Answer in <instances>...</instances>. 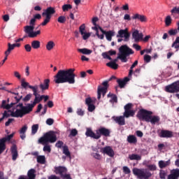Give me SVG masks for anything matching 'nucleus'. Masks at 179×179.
<instances>
[{
	"label": "nucleus",
	"instance_id": "1",
	"mask_svg": "<svg viewBox=\"0 0 179 179\" xmlns=\"http://www.w3.org/2000/svg\"><path fill=\"white\" fill-rule=\"evenodd\" d=\"M75 69H69L67 70H59L54 76L55 83L59 85L61 83H69L73 85L75 83Z\"/></svg>",
	"mask_w": 179,
	"mask_h": 179
},
{
	"label": "nucleus",
	"instance_id": "2",
	"mask_svg": "<svg viewBox=\"0 0 179 179\" xmlns=\"http://www.w3.org/2000/svg\"><path fill=\"white\" fill-rule=\"evenodd\" d=\"M153 112L146 109H140L136 115L137 118L140 121H145V122H150L152 125L160 124V117L157 115H152Z\"/></svg>",
	"mask_w": 179,
	"mask_h": 179
},
{
	"label": "nucleus",
	"instance_id": "3",
	"mask_svg": "<svg viewBox=\"0 0 179 179\" xmlns=\"http://www.w3.org/2000/svg\"><path fill=\"white\" fill-rule=\"evenodd\" d=\"M135 52L132 50L131 48L128 47L127 45H122L119 48V54L116 59H114L113 61L111 62H113L114 64H117L118 62V59H120L122 62H128V59H127V57H129L130 55H132L134 54Z\"/></svg>",
	"mask_w": 179,
	"mask_h": 179
},
{
	"label": "nucleus",
	"instance_id": "4",
	"mask_svg": "<svg viewBox=\"0 0 179 179\" xmlns=\"http://www.w3.org/2000/svg\"><path fill=\"white\" fill-rule=\"evenodd\" d=\"M55 142H57V134L52 131L45 133L38 141L41 145H48V143H55Z\"/></svg>",
	"mask_w": 179,
	"mask_h": 179
},
{
	"label": "nucleus",
	"instance_id": "5",
	"mask_svg": "<svg viewBox=\"0 0 179 179\" xmlns=\"http://www.w3.org/2000/svg\"><path fill=\"white\" fill-rule=\"evenodd\" d=\"M35 20L31 19L29 24L24 27V31L27 34H28V37L30 38H34L36 36H38L41 34V31L38 30L36 31H34V26L36 24H34Z\"/></svg>",
	"mask_w": 179,
	"mask_h": 179
},
{
	"label": "nucleus",
	"instance_id": "6",
	"mask_svg": "<svg viewBox=\"0 0 179 179\" xmlns=\"http://www.w3.org/2000/svg\"><path fill=\"white\" fill-rule=\"evenodd\" d=\"M133 174L139 179H149L152 177V173L150 171H145V169H139L138 168L133 169Z\"/></svg>",
	"mask_w": 179,
	"mask_h": 179
},
{
	"label": "nucleus",
	"instance_id": "7",
	"mask_svg": "<svg viewBox=\"0 0 179 179\" xmlns=\"http://www.w3.org/2000/svg\"><path fill=\"white\" fill-rule=\"evenodd\" d=\"M30 87L31 88L33 94L35 96V99H34L33 103H30L31 108L33 110V108H34V107L36 106V104H38V103H41V101L43 100V96H40V94H38V88H37V87Z\"/></svg>",
	"mask_w": 179,
	"mask_h": 179
},
{
	"label": "nucleus",
	"instance_id": "8",
	"mask_svg": "<svg viewBox=\"0 0 179 179\" xmlns=\"http://www.w3.org/2000/svg\"><path fill=\"white\" fill-rule=\"evenodd\" d=\"M102 85H99L98 87L97 90V99L98 100H100L101 99V94L102 96L104 97L107 93V90L108 89V81H104L102 83Z\"/></svg>",
	"mask_w": 179,
	"mask_h": 179
},
{
	"label": "nucleus",
	"instance_id": "9",
	"mask_svg": "<svg viewBox=\"0 0 179 179\" xmlns=\"http://www.w3.org/2000/svg\"><path fill=\"white\" fill-rule=\"evenodd\" d=\"M14 99H15L16 103H11L10 104H6V100H3L0 108H3L4 110H10V108H12V107H13L15 104H17V103L20 101V99H23V96L18 95V96H15Z\"/></svg>",
	"mask_w": 179,
	"mask_h": 179
},
{
	"label": "nucleus",
	"instance_id": "10",
	"mask_svg": "<svg viewBox=\"0 0 179 179\" xmlns=\"http://www.w3.org/2000/svg\"><path fill=\"white\" fill-rule=\"evenodd\" d=\"M124 112L123 116L124 118H129V117H134L135 115V110H132V103H129L124 106Z\"/></svg>",
	"mask_w": 179,
	"mask_h": 179
},
{
	"label": "nucleus",
	"instance_id": "11",
	"mask_svg": "<svg viewBox=\"0 0 179 179\" xmlns=\"http://www.w3.org/2000/svg\"><path fill=\"white\" fill-rule=\"evenodd\" d=\"M8 113H10V116L15 118H22L26 114H30L31 111L30 110H23V109H17L15 112L8 110Z\"/></svg>",
	"mask_w": 179,
	"mask_h": 179
},
{
	"label": "nucleus",
	"instance_id": "12",
	"mask_svg": "<svg viewBox=\"0 0 179 179\" xmlns=\"http://www.w3.org/2000/svg\"><path fill=\"white\" fill-rule=\"evenodd\" d=\"M117 38H124V41H129V38L131 37V34L128 31L127 28L125 29H120L118 31L116 36Z\"/></svg>",
	"mask_w": 179,
	"mask_h": 179
},
{
	"label": "nucleus",
	"instance_id": "13",
	"mask_svg": "<svg viewBox=\"0 0 179 179\" xmlns=\"http://www.w3.org/2000/svg\"><path fill=\"white\" fill-rule=\"evenodd\" d=\"M166 92L168 93H178L179 92V81H176L170 85L166 87Z\"/></svg>",
	"mask_w": 179,
	"mask_h": 179
},
{
	"label": "nucleus",
	"instance_id": "14",
	"mask_svg": "<svg viewBox=\"0 0 179 179\" xmlns=\"http://www.w3.org/2000/svg\"><path fill=\"white\" fill-rule=\"evenodd\" d=\"M99 29L100 30V31H101L102 34L106 36V40H108V41H111V40H113V37L115 36V31L113 30L106 31L104 29H103L101 27H99Z\"/></svg>",
	"mask_w": 179,
	"mask_h": 179
},
{
	"label": "nucleus",
	"instance_id": "15",
	"mask_svg": "<svg viewBox=\"0 0 179 179\" xmlns=\"http://www.w3.org/2000/svg\"><path fill=\"white\" fill-rule=\"evenodd\" d=\"M96 134L97 135H99V138H101V135L108 138V136H110L111 131L106 127H101L96 130Z\"/></svg>",
	"mask_w": 179,
	"mask_h": 179
},
{
	"label": "nucleus",
	"instance_id": "16",
	"mask_svg": "<svg viewBox=\"0 0 179 179\" xmlns=\"http://www.w3.org/2000/svg\"><path fill=\"white\" fill-rule=\"evenodd\" d=\"M101 153L103 155H107L109 157H113L115 156V152H114V150L111 148V146H106L101 149Z\"/></svg>",
	"mask_w": 179,
	"mask_h": 179
},
{
	"label": "nucleus",
	"instance_id": "17",
	"mask_svg": "<svg viewBox=\"0 0 179 179\" xmlns=\"http://www.w3.org/2000/svg\"><path fill=\"white\" fill-rule=\"evenodd\" d=\"M131 36L135 43H139V41H142V40H143V34L139 33L138 30L133 31Z\"/></svg>",
	"mask_w": 179,
	"mask_h": 179
},
{
	"label": "nucleus",
	"instance_id": "18",
	"mask_svg": "<svg viewBox=\"0 0 179 179\" xmlns=\"http://www.w3.org/2000/svg\"><path fill=\"white\" fill-rule=\"evenodd\" d=\"M55 174H59L60 177L62 178L64 176V174H66L68 173V169L65 166H55Z\"/></svg>",
	"mask_w": 179,
	"mask_h": 179
},
{
	"label": "nucleus",
	"instance_id": "19",
	"mask_svg": "<svg viewBox=\"0 0 179 179\" xmlns=\"http://www.w3.org/2000/svg\"><path fill=\"white\" fill-rule=\"evenodd\" d=\"M158 135L159 138H173L174 136L173 131L164 129L161 130Z\"/></svg>",
	"mask_w": 179,
	"mask_h": 179
},
{
	"label": "nucleus",
	"instance_id": "20",
	"mask_svg": "<svg viewBox=\"0 0 179 179\" xmlns=\"http://www.w3.org/2000/svg\"><path fill=\"white\" fill-rule=\"evenodd\" d=\"M55 13V8L52 7H48L45 9L42 13V16H45L46 17H49L51 19V16Z\"/></svg>",
	"mask_w": 179,
	"mask_h": 179
},
{
	"label": "nucleus",
	"instance_id": "21",
	"mask_svg": "<svg viewBox=\"0 0 179 179\" xmlns=\"http://www.w3.org/2000/svg\"><path fill=\"white\" fill-rule=\"evenodd\" d=\"M93 100H92V98L89 97L85 99V104L88 106V111L90 113H93L94 110H96V106L94 104H92Z\"/></svg>",
	"mask_w": 179,
	"mask_h": 179
},
{
	"label": "nucleus",
	"instance_id": "22",
	"mask_svg": "<svg viewBox=\"0 0 179 179\" xmlns=\"http://www.w3.org/2000/svg\"><path fill=\"white\" fill-rule=\"evenodd\" d=\"M167 179H178L179 178V169H172L170 171Z\"/></svg>",
	"mask_w": 179,
	"mask_h": 179
},
{
	"label": "nucleus",
	"instance_id": "23",
	"mask_svg": "<svg viewBox=\"0 0 179 179\" xmlns=\"http://www.w3.org/2000/svg\"><path fill=\"white\" fill-rule=\"evenodd\" d=\"M132 19L134 20H139L140 22H141V23H145V22H148V18L146 17V15H140L138 13L134 14L132 17Z\"/></svg>",
	"mask_w": 179,
	"mask_h": 179
},
{
	"label": "nucleus",
	"instance_id": "24",
	"mask_svg": "<svg viewBox=\"0 0 179 179\" xmlns=\"http://www.w3.org/2000/svg\"><path fill=\"white\" fill-rule=\"evenodd\" d=\"M38 87H40L41 92L48 90L50 88V79H45L43 80V83H41Z\"/></svg>",
	"mask_w": 179,
	"mask_h": 179
},
{
	"label": "nucleus",
	"instance_id": "25",
	"mask_svg": "<svg viewBox=\"0 0 179 179\" xmlns=\"http://www.w3.org/2000/svg\"><path fill=\"white\" fill-rule=\"evenodd\" d=\"M28 178H24V176H20L19 179H36V170L30 169L27 173Z\"/></svg>",
	"mask_w": 179,
	"mask_h": 179
},
{
	"label": "nucleus",
	"instance_id": "26",
	"mask_svg": "<svg viewBox=\"0 0 179 179\" xmlns=\"http://www.w3.org/2000/svg\"><path fill=\"white\" fill-rule=\"evenodd\" d=\"M86 136H90V138H93L94 139H100V136L97 133L93 132L90 129H87L85 133Z\"/></svg>",
	"mask_w": 179,
	"mask_h": 179
},
{
	"label": "nucleus",
	"instance_id": "27",
	"mask_svg": "<svg viewBox=\"0 0 179 179\" xmlns=\"http://www.w3.org/2000/svg\"><path fill=\"white\" fill-rule=\"evenodd\" d=\"M129 82V78L128 77H125L123 80L117 79V83H118L119 87L120 89H124L125 87V85Z\"/></svg>",
	"mask_w": 179,
	"mask_h": 179
},
{
	"label": "nucleus",
	"instance_id": "28",
	"mask_svg": "<svg viewBox=\"0 0 179 179\" xmlns=\"http://www.w3.org/2000/svg\"><path fill=\"white\" fill-rule=\"evenodd\" d=\"M11 153H12V159L15 162V160L17 159V156H18L17 147L16 146V145H13L11 147Z\"/></svg>",
	"mask_w": 179,
	"mask_h": 179
},
{
	"label": "nucleus",
	"instance_id": "29",
	"mask_svg": "<svg viewBox=\"0 0 179 179\" xmlns=\"http://www.w3.org/2000/svg\"><path fill=\"white\" fill-rule=\"evenodd\" d=\"M170 164H171V161L170 159L166 162L161 160V161H159L158 162V166L159 169H165V167L170 166Z\"/></svg>",
	"mask_w": 179,
	"mask_h": 179
},
{
	"label": "nucleus",
	"instance_id": "30",
	"mask_svg": "<svg viewBox=\"0 0 179 179\" xmlns=\"http://www.w3.org/2000/svg\"><path fill=\"white\" fill-rule=\"evenodd\" d=\"M115 122H117L119 125H125V117L123 116H117L113 117Z\"/></svg>",
	"mask_w": 179,
	"mask_h": 179
},
{
	"label": "nucleus",
	"instance_id": "31",
	"mask_svg": "<svg viewBox=\"0 0 179 179\" xmlns=\"http://www.w3.org/2000/svg\"><path fill=\"white\" fill-rule=\"evenodd\" d=\"M16 107H20V110H23V111H33L30 103H28L27 106H24L23 103H20Z\"/></svg>",
	"mask_w": 179,
	"mask_h": 179
},
{
	"label": "nucleus",
	"instance_id": "32",
	"mask_svg": "<svg viewBox=\"0 0 179 179\" xmlns=\"http://www.w3.org/2000/svg\"><path fill=\"white\" fill-rule=\"evenodd\" d=\"M21 86L24 89H26L27 87H29V89H31V87H36V89H38V85H36L34 86L30 85L29 83L24 81V78L21 80Z\"/></svg>",
	"mask_w": 179,
	"mask_h": 179
},
{
	"label": "nucleus",
	"instance_id": "33",
	"mask_svg": "<svg viewBox=\"0 0 179 179\" xmlns=\"http://www.w3.org/2000/svg\"><path fill=\"white\" fill-rule=\"evenodd\" d=\"M6 150V141L5 139L1 138L0 139V155H2L3 152Z\"/></svg>",
	"mask_w": 179,
	"mask_h": 179
},
{
	"label": "nucleus",
	"instance_id": "34",
	"mask_svg": "<svg viewBox=\"0 0 179 179\" xmlns=\"http://www.w3.org/2000/svg\"><path fill=\"white\" fill-rule=\"evenodd\" d=\"M129 160H137V162H139V160H142V156L138 155V154H131L129 155Z\"/></svg>",
	"mask_w": 179,
	"mask_h": 179
},
{
	"label": "nucleus",
	"instance_id": "35",
	"mask_svg": "<svg viewBox=\"0 0 179 179\" xmlns=\"http://www.w3.org/2000/svg\"><path fill=\"white\" fill-rule=\"evenodd\" d=\"M78 52H81V54H84L85 55H90L93 51L92 50H89L87 48H82L78 50Z\"/></svg>",
	"mask_w": 179,
	"mask_h": 179
},
{
	"label": "nucleus",
	"instance_id": "36",
	"mask_svg": "<svg viewBox=\"0 0 179 179\" xmlns=\"http://www.w3.org/2000/svg\"><path fill=\"white\" fill-rule=\"evenodd\" d=\"M127 142L129 143H136V142H138V139L136 138V136L134 135H129L127 137Z\"/></svg>",
	"mask_w": 179,
	"mask_h": 179
},
{
	"label": "nucleus",
	"instance_id": "37",
	"mask_svg": "<svg viewBox=\"0 0 179 179\" xmlns=\"http://www.w3.org/2000/svg\"><path fill=\"white\" fill-rule=\"evenodd\" d=\"M13 50H15V48L12 45V44H10V43H8V49L4 52L5 55H6V57H8V55L10 54V52L12 51H13Z\"/></svg>",
	"mask_w": 179,
	"mask_h": 179
},
{
	"label": "nucleus",
	"instance_id": "38",
	"mask_svg": "<svg viewBox=\"0 0 179 179\" xmlns=\"http://www.w3.org/2000/svg\"><path fill=\"white\" fill-rule=\"evenodd\" d=\"M54 47H55V43L52 41H48L46 44V50H48V51H51Z\"/></svg>",
	"mask_w": 179,
	"mask_h": 179
},
{
	"label": "nucleus",
	"instance_id": "39",
	"mask_svg": "<svg viewBox=\"0 0 179 179\" xmlns=\"http://www.w3.org/2000/svg\"><path fill=\"white\" fill-rule=\"evenodd\" d=\"M37 163L39 164H45V156L44 155H39L37 157Z\"/></svg>",
	"mask_w": 179,
	"mask_h": 179
},
{
	"label": "nucleus",
	"instance_id": "40",
	"mask_svg": "<svg viewBox=\"0 0 179 179\" xmlns=\"http://www.w3.org/2000/svg\"><path fill=\"white\" fill-rule=\"evenodd\" d=\"M31 45L34 48V50H38V48H40V41H33L31 43Z\"/></svg>",
	"mask_w": 179,
	"mask_h": 179
},
{
	"label": "nucleus",
	"instance_id": "41",
	"mask_svg": "<svg viewBox=\"0 0 179 179\" xmlns=\"http://www.w3.org/2000/svg\"><path fill=\"white\" fill-rule=\"evenodd\" d=\"M171 47L176 48V51L179 50V36L176 37L175 41L173 43Z\"/></svg>",
	"mask_w": 179,
	"mask_h": 179
},
{
	"label": "nucleus",
	"instance_id": "42",
	"mask_svg": "<svg viewBox=\"0 0 179 179\" xmlns=\"http://www.w3.org/2000/svg\"><path fill=\"white\" fill-rule=\"evenodd\" d=\"M106 66L111 68L112 69H118V64L113 62H109L106 64Z\"/></svg>",
	"mask_w": 179,
	"mask_h": 179
},
{
	"label": "nucleus",
	"instance_id": "43",
	"mask_svg": "<svg viewBox=\"0 0 179 179\" xmlns=\"http://www.w3.org/2000/svg\"><path fill=\"white\" fill-rule=\"evenodd\" d=\"M63 153L66 156V157H69L71 159V152H69L68 146L65 145L63 147Z\"/></svg>",
	"mask_w": 179,
	"mask_h": 179
},
{
	"label": "nucleus",
	"instance_id": "44",
	"mask_svg": "<svg viewBox=\"0 0 179 179\" xmlns=\"http://www.w3.org/2000/svg\"><path fill=\"white\" fill-rule=\"evenodd\" d=\"M172 22H173V20L171 19V16L167 15L165 18V25H166V27H169V26H171Z\"/></svg>",
	"mask_w": 179,
	"mask_h": 179
},
{
	"label": "nucleus",
	"instance_id": "45",
	"mask_svg": "<svg viewBox=\"0 0 179 179\" xmlns=\"http://www.w3.org/2000/svg\"><path fill=\"white\" fill-rule=\"evenodd\" d=\"M138 65V60H136L132 65L130 67V70L129 71V76H132V74L134 73V68Z\"/></svg>",
	"mask_w": 179,
	"mask_h": 179
},
{
	"label": "nucleus",
	"instance_id": "46",
	"mask_svg": "<svg viewBox=\"0 0 179 179\" xmlns=\"http://www.w3.org/2000/svg\"><path fill=\"white\" fill-rule=\"evenodd\" d=\"M108 97H111V100L110 101V103H117L118 101V99L117 98V95L113 94H108Z\"/></svg>",
	"mask_w": 179,
	"mask_h": 179
},
{
	"label": "nucleus",
	"instance_id": "47",
	"mask_svg": "<svg viewBox=\"0 0 179 179\" xmlns=\"http://www.w3.org/2000/svg\"><path fill=\"white\" fill-rule=\"evenodd\" d=\"M37 131H38V124H36L32 125L31 127V135H36L37 134Z\"/></svg>",
	"mask_w": 179,
	"mask_h": 179
},
{
	"label": "nucleus",
	"instance_id": "48",
	"mask_svg": "<svg viewBox=\"0 0 179 179\" xmlns=\"http://www.w3.org/2000/svg\"><path fill=\"white\" fill-rule=\"evenodd\" d=\"M70 9H72V5L71 4H64L62 6L63 12H68Z\"/></svg>",
	"mask_w": 179,
	"mask_h": 179
},
{
	"label": "nucleus",
	"instance_id": "49",
	"mask_svg": "<svg viewBox=\"0 0 179 179\" xmlns=\"http://www.w3.org/2000/svg\"><path fill=\"white\" fill-rule=\"evenodd\" d=\"M57 22L58 23H62V24H64V23H65V22H66V17L64 16V15H61L57 18Z\"/></svg>",
	"mask_w": 179,
	"mask_h": 179
},
{
	"label": "nucleus",
	"instance_id": "50",
	"mask_svg": "<svg viewBox=\"0 0 179 179\" xmlns=\"http://www.w3.org/2000/svg\"><path fill=\"white\" fill-rule=\"evenodd\" d=\"M167 176V173L164 170H160L159 171V178L161 179H166V176Z\"/></svg>",
	"mask_w": 179,
	"mask_h": 179
},
{
	"label": "nucleus",
	"instance_id": "51",
	"mask_svg": "<svg viewBox=\"0 0 179 179\" xmlns=\"http://www.w3.org/2000/svg\"><path fill=\"white\" fill-rule=\"evenodd\" d=\"M178 34V29H170L168 31V34H169L170 36H177V34Z\"/></svg>",
	"mask_w": 179,
	"mask_h": 179
},
{
	"label": "nucleus",
	"instance_id": "52",
	"mask_svg": "<svg viewBox=\"0 0 179 179\" xmlns=\"http://www.w3.org/2000/svg\"><path fill=\"white\" fill-rule=\"evenodd\" d=\"M44 145L43 152H48V153H51V146L48 145V144H42Z\"/></svg>",
	"mask_w": 179,
	"mask_h": 179
},
{
	"label": "nucleus",
	"instance_id": "53",
	"mask_svg": "<svg viewBox=\"0 0 179 179\" xmlns=\"http://www.w3.org/2000/svg\"><path fill=\"white\" fill-rule=\"evenodd\" d=\"M85 30H86V27L85 26V24H83L80 27H79V31L82 36L85 34Z\"/></svg>",
	"mask_w": 179,
	"mask_h": 179
},
{
	"label": "nucleus",
	"instance_id": "54",
	"mask_svg": "<svg viewBox=\"0 0 179 179\" xmlns=\"http://www.w3.org/2000/svg\"><path fill=\"white\" fill-rule=\"evenodd\" d=\"M85 30H86V27L85 26V24H83L80 27H79V31L82 36L85 34Z\"/></svg>",
	"mask_w": 179,
	"mask_h": 179
},
{
	"label": "nucleus",
	"instance_id": "55",
	"mask_svg": "<svg viewBox=\"0 0 179 179\" xmlns=\"http://www.w3.org/2000/svg\"><path fill=\"white\" fill-rule=\"evenodd\" d=\"M50 20H51V18L48 17H45V19L44 20V21L41 24V26H47V24L50 23Z\"/></svg>",
	"mask_w": 179,
	"mask_h": 179
},
{
	"label": "nucleus",
	"instance_id": "56",
	"mask_svg": "<svg viewBox=\"0 0 179 179\" xmlns=\"http://www.w3.org/2000/svg\"><path fill=\"white\" fill-rule=\"evenodd\" d=\"M171 15H174L175 13H177V15H179V7H173V8L171 10Z\"/></svg>",
	"mask_w": 179,
	"mask_h": 179
},
{
	"label": "nucleus",
	"instance_id": "57",
	"mask_svg": "<svg viewBox=\"0 0 179 179\" xmlns=\"http://www.w3.org/2000/svg\"><path fill=\"white\" fill-rule=\"evenodd\" d=\"M33 96V94H27L24 98H23V101H24L25 103H27V101H29L30 100V99H31V96Z\"/></svg>",
	"mask_w": 179,
	"mask_h": 179
},
{
	"label": "nucleus",
	"instance_id": "58",
	"mask_svg": "<svg viewBox=\"0 0 179 179\" xmlns=\"http://www.w3.org/2000/svg\"><path fill=\"white\" fill-rule=\"evenodd\" d=\"M13 135H15V134H11L10 135H8L6 137H3L2 138L3 139L5 140V142H8L9 141H10V139H12L13 138Z\"/></svg>",
	"mask_w": 179,
	"mask_h": 179
},
{
	"label": "nucleus",
	"instance_id": "59",
	"mask_svg": "<svg viewBox=\"0 0 179 179\" xmlns=\"http://www.w3.org/2000/svg\"><path fill=\"white\" fill-rule=\"evenodd\" d=\"M151 59H152V57H150V55H144V61L147 64H148V62H150L151 61Z\"/></svg>",
	"mask_w": 179,
	"mask_h": 179
},
{
	"label": "nucleus",
	"instance_id": "60",
	"mask_svg": "<svg viewBox=\"0 0 179 179\" xmlns=\"http://www.w3.org/2000/svg\"><path fill=\"white\" fill-rule=\"evenodd\" d=\"M148 169H150V171H156L157 168L155 164H151L148 166Z\"/></svg>",
	"mask_w": 179,
	"mask_h": 179
},
{
	"label": "nucleus",
	"instance_id": "61",
	"mask_svg": "<svg viewBox=\"0 0 179 179\" xmlns=\"http://www.w3.org/2000/svg\"><path fill=\"white\" fill-rule=\"evenodd\" d=\"M92 157L96 160H101V155L99 153H93Z\"/></svg>",
	"mask_w": 179,
	"mask_h": 179
},
{
	"label": "nucleus",
	"instance_id": "62",
	"mask_svg": "<svg viewBox=\"0 0 179 179\" xmlns=\"http://www.w3.org/2000/svg\"><path fill=\"white\" fill-rule=\"evenodd\" d=\"M31 45L30 44H26L24 45V50L27 51V52H30L31 51Z\"/></svg>",
	"mask_w": 179,
	"mask_h": 179
},
{
	"label": "nucleus",
	"instance_id": "63",
	"mask_svg": "<svg viewBox=\"0 0 179 179\" xmlns=\"http://www.w3.org/2000/svg\"><path fill=\"white\" fill-rule=\"evenodd\" d=\"M123 173L124 174H129L131 173V169L128 166H123Z\"/></svg>",
	"mask_w": 179,
	"mask_h": 179
},
{
	"label": "nucleus",
	"instance_id": "64",
	"mask_svg": "<svg viewBox=\"0 0 179 179\" xmlns=\"http://www.w3.org/2000/svg\"><path fill=\"white\" fill-rule=\"evenodd\" d=\"M62 179H72V178L71 177V174H68V173H64L63 175V176L61 178Z\"/></svg>",
	"mask_w": 179,
	"mask_h": 179
}]
</instances>
